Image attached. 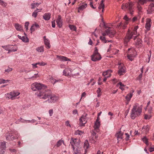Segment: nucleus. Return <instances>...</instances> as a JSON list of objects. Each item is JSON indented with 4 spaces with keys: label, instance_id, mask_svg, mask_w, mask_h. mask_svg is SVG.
Returning <instances> with one entry per match:
<instances>
[{
    "label": "nucleus",
    "instance_id": "obj_62",
    "mask_svg": "<svg viewBox=\"0 0 154 154\" xmlns=\"http://www.w3.org/2000/svg\"><path fill=\"white\" fill-rule=\"evenodd\" d=\"M90 82L91 83L92 82V83H91V85H94L95 83V82L94 81V79H91L90 80Z\"/></svg>",
    "mask_w": 154,
    "mask_h": 154
},
{
    "label": "nucleus",
    "instance_id": "obj_29",
    "mask_svg": "<svg viewBox=\"0 0 154 154\" xmlns=\"http://www.w3.org/2000/svg\"><path fill=\"white\" fill-rule=\"evenodd\" d=\"M44 43L46 46V48L48 49L50 48L51 45H50V41L47 38L44 39Z\"/></svg>",
    "mask_w": 154,
    "mask_h": 154
},
{
    "label": "nucleus",
    "instance_id": "obj_23",
    "mask_svg": "<svg viewBox=\"0 0 154 154\" xmlns=\"http://www.w3.org/2000/svg\"><path fill=\"white\" fill-rule=\"evenodd\" d=\"M154 4L153 3H151L149 6L148 10H147L149 14H151L154 11Z\"/></svg>",
    "mask_w": 154,
    "mask_h": 154
},
{
    "label": "nucleus",
    "instance_id": "obj_57",
    "mask_svg": "<svg viewBox=\"0 0 154 154\" xmlns=\"http://www.w3.org/2000/svg\"><path fill=\"white\" fill-rule=\"evenodd\" d=\"M32 66L33 68L34 69L36 68H37V65H38V63H33L32 64Z\"/></svg>",
    "mask_w": 154,
    "mask_h": 154
},
{
    "label": "nucleus",
    "instance_id": "obj_44",
    "mask_svg": "<svg viewBox=\"0 0 154 154\" xmlns=\"http://www.w3.org/2000/svg\"><path fill=\"white\" fill-rule=\"evenodd\" d=\"M5 97L6 98L8 99H11L12 100V96L11 94V93L10 92V93H7L5 95Z\"/></svg>",
    "mask_w": 154,
    "mask_h": 154
},
{
    "label": "nucleus",
    "instance_id": "obj_27",
    "mask_svg": "<svg viewBox=\"0 0 154 154\" xmlns=\"http://www.w3.org/2000/svg\"><path fill=\"white\" fill-rule=\"evenodd\" d=\"M51 14L50 13H46L43 15V19L46 20H49L51 18Z\"/></svg>",
    "mask_w": 154,
    "mask_h": 154
},
{
    "label": "nucleus",
    "instance_id": "obj_59",
    "mask_svg": "<svg viewBox=\"0 0 154 154\" xmlns=\"http://www.w3.org/2000/svg\"><path fill=\"white\" fill-rule=\"evenodd\" d=\"M149 151L150 152H152L154 151V146L151 147L149 149Z\"/></svg>",
    "mask_w": 154,
    "mask_h": 154
},
{
    "label": "nucleus",
    "instance_id": "obj_58",
    "mask_svg": "<svg viewBox=\"0 0 154 154\" xmlns=\"http://www.w3.org/2000/svg\"><path fill=\"white\" fill-rule=\"evenodd\" d=\"M65 125L66 126H68L70 127H71V125L69 123V122L68 121H67L66 122Z\"/></svg>",
    "mask_w": 154,
    "mask_h": 154
},
{
    "label": "nucleus",
    "instance_id": "obj_35",
    "mask_svg": "<svg viewBox=\"0 0 154 154\" xmlns=\"http://www.w3.org/2000/svg\"><path fill=\"white\" fill-rule=\"evenodd\" d=\"M13 46V45H6L5 46H2V47L4 48L5 50H8V53H10V52H9V50H10V48H13L12 47Z\"/></svg>",
    "mask_w": 154,
    "mask_h": 154
},
{
    "label": "nucleus",
    "instance_id": "obj_16",
    "mask_svg": "<svg viewBox=\"0 0 154 154\" xmlns=\"http://www.w3.org/2000/svg\"><path fill=\"white\" fill-rule=\"evenodd\" d=\"M151 20L149 18L147 19L145 26V28L146 29V30L147 31H149L150 30V28L151 26Z\"/></svg>",
    "mask_w": 154,
    "mask_h": 154
},
{
    "label": "nucleus",
    "instance_id": "obj_41",
    "mask_svg": "<svg viewBox=\"0 0 154 154\" xmlns=\"http://www.w3.org/2000/svg\"><path fill=\"white\" fill-rule=\"evenodd\" d=\"M88 146L89 144L88 141H85L84 146V148L85 149V152H86L87 149L88 148Z\"/></svg>",
    "mask_w": 154,
    "mask_h": 154
},
{
    "label": "nucleus",
    "instance_id": "obj_40",
    "mask_svg": "<svg viewBox=\"0 0 154 154\" xmlns=\"http://www.w3.org/2000/svg\"><path fill=\"white\" fill-rule=\"evenodd\" d=\"M40 4L37 2L32 3L31 5V8L32 9L35 8V7H38Z\"/></svg>",
    "mask_w": 154,
    "mask_h": 154
},
{
    "label": "nucleus",
    "instance_id": "obj_14",
    "mask_svg": "<svg viewBox=\"0 0 154 154\" xmlns=\"http://www.w3.org/2000/svg\"><path fill=\"white\" fill-rule=\"evenodd\" d=\"M56 22L57 25L59 28H61L62 26L63 21L60 15H58Z\"/></svg>",
    "mask_w": 154,
    "mask_h": 154
},
{
    "label": "nucleus",
    "instance_id": "obj_32",
    "mask_svg": "<svg viewBox=\"0 0 154 154\" xmlns=\"http://www.w3.org/2000/svg\"><path fill=\"white\" fill-rule=\"evenodd\" d=\"M149 130V126L148 125H147L146 126H144L142 128V130H143V131L145 132L146 134L148 133Z\"/></svg>",
    "mask_w": 154,
    "mask_h": 154
},
{
    "label": "nucleus",
    "instance_id": "obj_4",
    "mask_svg": "<svg viewBox=\"0 0 154 154\" xmlns=\"http://www.w3.org/2000/svg\"><path fill=\"white\" fill-rule=\"evenodd\" d=\"M138 28V26H136L134 27L133 31L131 32L130 30H128V32L124 39V43L125 45H127V43L132 38L134 35H136L137 34V30Z\"/></svg>",
    "mask_w": 154,
    "mask_h": 154
},
{
    "label": "nucleus",
    "instance_id": "obj_53",
    "mask_svg": "<svg viewBox=\"0 0 154 154\" xmlns=\"http://www.w3.org/2000/svg\"><path fill=\"white\" fill-rule=\"evenodd\" d=\"M137 8L139 12H142V8L140 5H138L137 6Z\"/></svg>",
    "mask_w": 154,
    "mask_h": 154
},
{
    "label": "nucleus",
    "instance_id": "obj_46",
    "mask_svg": "<svg viewBox=\"0 0 154 154\" xmlns=\"http://www.w3.org/2000/svg\"><path fill=\"white\" fill-rule=\"evenodd\" d=\"M62 143H64V142L63 140H60L57 142L56 144L57 147H59L61 145Z\"/></svg>",
    "mask_w": 154,
    "mask_h": 154
},
{
    "label": "nucleus",
    "instance_id": "obj_33",
    "mask_svg": "<svg viewBox=\"0 0 154 154\" xmlns=\"http://www.w3.org/2000/svg\"><path fill=\"white\" fill-rule=\"evenodd\" d=\"M103 2L104 0H102L101 2L99 5V6L98 7V8L99 9H102V12H103L104 11V5L103 4Z\"/></svg>",
    "mask_w": 154,
    "mask_h": 154
},
{
    "label": "nucleus",
    "instance_id": "obj_19",
    "mask_svg": "<svg viewBox=\"0 0 154 154\" xmlns=\"http://www.w3.org/2000/svg\"><path fill=\"white\" fill-rule=\"evenodd\" d=\"M87 6V4L85 3H83L81 4H80L78 8V12L79 13L81 11H82L86 8Z\"/></svg>",
    "mask_w": 154,
    "mask_h": 154
},
{
    "label": "nucleus",
    "instance_id": "obj_45",
    "mask_svg": "<svg viewBox=\"0 0 154 154\" xmlns=\"http://www.w3.org/2000/svg\"><path fill=\"white\" fill-rule=\"evenodd\" d=\"M122 133L119 132L117 135V139L118 141H120V139L122 138Z\"/></svg>",
    "mask_w": 154,
    "mask_h": 154
},
{
    "label": "nucleus",
    "instance_id": "obj_8",
    "mask_svg": "<svg viewBox=\"0 0 154 154\" xmlns=\"http://www.w3.org/2000/svg\"><path fill=\"white\" fill-rule=\"evenodd\" d=\"M119 65L118 73L120 75H123L126 72V68L124 64L120 62H119L118 64Z\"/></svg>",
    "mask_w": 154,
    "mask_h": 154
},
{
    "label": "nucleus",
    "instance_id": "obj_54",
    "mask_svg": "<svg viewBox=\"0 0 154 154\" xmlns=\"http://www.w3.org/2000/svg\"><path fill=\"white\" fill-rule=\"evenodd\" d=\"M151 117V116L149 115H148L146 114H145L144 115V119H149Z\"/></svg>",
    "mask_w": 154,
    "mask_h": 154
},
{
    "label": "nucleus",
    "instance_id": "obj_7",
    "mask_svg": "<svg viewBox=\"0 0 154 154\" xmlns=\"http://www.w3.org/2000/svg\"><path fill=\"white\" fill-rule=\"evenodd\" d=\"M95 49L94 54L91 56V60L94 61L99 60L101 58V55L98 52L97 48L96 47Z\"/></svg>",
    "mask_w": 154,
    "mask_h": 154
},
{
    "label": "nucleus",
    "instance_id": "obj_24",
    "mask_svg": "<svg viewBox=\"0 0 154 154\" xmlns=\"http://www.w3.org/2000/svg\"><path fill=\"white\" fill-rule=\"evenodd\" d=\"M112 71L111 70H108L103 73V75L105 77L109 78L110 76Z\"/></svg>",
    "mask_w": 154,
    "mask_h": 154
},
{
    "label": "nucleus",
    "instance_id": "obj_37",
    "mask_svg": "<svg viewBox=\"0 0 154 154\" xmlns=\"http://www.w3.org/2000/svg\"><path fill=\"white\" fill-rule=\"evenodd\" d=\"M37 51L39 52H43L44 51V48L43 46H41L36 48Z\"/></svg>",
    "mask_w": 154,
    "mask_h": 154
},
{
    "label": "nucleus",
    "instance_id": "obj_5",
    "mask_svg": "<svg viewBox=\"0 0 154 154\" xmlns=\"http://www.w3.org/2000/svg\"><path fill=\"white\" fill-rule=\"evenodd\" d=\"M134 5V3L130 2L128 3H123L121 6L122 9L124 11L128 10L129 12L131 14L133 13L134 10L133 7Z\"/></svg>",
    "mask_w": 154,
    "mask_h": 154
},
{
    "label": "nucleus",
    "instance_id": "obj_13",
    "mask_svg": "<svg viewBox=\"0 0 154 154\" xmlns=\"http://www.w3.org/2000/svg\"><path fill=\"white\" fill-rule=\"evenodd\" d=\"M72 70L73 69L70 68L66 69L63 71V75L66 76H70Z\"/></svg>",
    "mask_w": 154,
    "mask_h": 154
},
{
    "label": "nucleus",
    "instance_id": "obj_18",
    "mask_svg": "<svg viewBox=\"0 0 154 154\" xmlns=\"http://www.w3.org/2000/svg\"><path fill=\"white\" fill-rule=\"evenodd\" d=\"M111 46L112 45H110L109 48L108 49L107 52H110V53L112 54H117L119 51V50H116V49H111Z\"/></svg>",
    "mask_w": 154,
    "mask_h": 154
},
{
    "label": "nucleus",
    "instance_id": "obj_11",
    "mask_svg": "<svg viewBox=\"0 0 154 154\" xmlns=\"http://www.w3.org/2000/svg\"><path fill=\"white\" fill-rule=\"evenodd\" d=\"M77 140L76 139L72 138L70 140V144L73 149L79 146V143L77 142Z\"/></svg>",
    "mask_w": 154,
    "mask_h": 154
},
{
    "label": "nucleus",
    "instance_id": "obj_20",
    "mask_svg": "<svg viewBox=\"0 0 154 154\" xmlns=\"http://www.w3.org/2000/svg\"><path fill=\"white\" fill-rule=\"evenodd\" d=\"M39 28V26L38 24L36 23H35L31 26L30 28V30L31 31V33L35 31L36 29Z\"/></svg>",
    "mask_w": 154,
    "mask_h": 154
},
{
    "label": "nucleus",
    "instance_id": "obj_50",
    "mask_svg": "<svg viewBox=\"0 0 154 154\" xmlns=\"http://www.w3.org/2000/svg\"><path fill=\"white\" fill-rule=\"evenodd\" d=\"M0 4L1 5L4 7H5L6 5V3L2 0H0Z\"/></svg>",
    "mask_w": 154,
    "mask_h": 154
},
{
    "label": "nucleus",
    "instance_id": "obj_60",
    "mask_svg": "<svg viewBox=\"0 0 154 154\" xmlns=\"http://www.w3.org/2000/svg\"><path fill=\"white\" fill-rule=\"evenodd\" d=\"M53 113V110L52 109H50L49 110V113L50 116H51L52 115Z\"/></svg>",
    "mask_w": 154,
    "mask_h": 154
},
{
    "label": "nucleus",
    "instance_id": "obj_38",
    "mask_svg": "<svg viewBox=\"0 0 154 154\" xmlns=\"http://www.w3.org/2000/svg\"><path fill=\"white\" fill-rule=\"evenodd\" d=\"M31 88L33 91H36L37 90L36 82L32 84L31 86Z\"/></svg>",
    "mask_w": 154,
    "mask_h": 154
},
{
    "label": "nucleus",
    "instance_id": "obj_47",
    "mask_svg": "<svg viewBox=\"0 0 154 154\" xmlns=\"http://www.w3.org/2000/svg\"><path fill=\"white\" fill-rule=\"evenodd\" d=\"M10 81L9 80H5L2 79H0V84L2 83H6Z\"/></svg>",
    "mask_w": 154,
    "mask_h": 154
},
{
    "label": "nucleus",
    "instance_id": "obj_9",
    "mask_svg": "<svg viewBox=\"0 0 154 154\" xmlns=\"http://www.w3.org/2000/svg\"><path fill=\"white\" fill-rule=\"evenodd\" d=\"M87 115L86 114L85 115H82L81 118L79 119L80 124L81 126H85V124L86 123L87 119Z\"/></svg>",
    "mask_w": 154,
    "mask_h": 154
},
{
    "label": "nucleus",
    "instance_id": "obj_2",
    "mask_svg": "<svg viewBox=\"0 0 154 154\" xmlns=\"http://www.w3.org/2000/svg\"><path fill=\"white\" fill-rule=\"evenodd\" d=\"M142 106H140L138 103H136L133 106L131 109V118L134 119L136 117L140 115L142 112Z\"/></svg>",
    "mask_w": 154,
    "mask_h": 154
},
{
    "label": "nucleus",
    "instance_id": "obj_42",
    "mask_svg": "<svg viewBox=\"0 0 154 154\" xmlns=\"http://www.w3.org/2000/svg\"><path fill=\"white\" fill-rule=\"evenodd\" d=\"M124 19L126 21L124 24L125 25H128V21L130 20V19L128 18L126 15L124 17Z\"/></svg>",
    "mask_w": 154,
    "mask_h": 154
},
{
    "label": "nucleus",
    "instance_id": "obj_3",
    "mask_svg": "<svg viewBox=\"0 0 154 154\" xmlns=\"http://www.w3.org/2000/svg\"><path fill=\"white\" fill-rule=\"evenodd\" d=\"M115 33V31L113 28L109 27L108 29L106 30L105 32L103 33V36H100V39L103 42L105 43L107 42V41L106 39L105 36L107 35L109 37H112Z\"/></svg>",
    "mask_w": 154,
    "mask_h": 154
},
{
    "label": "nucleus",
    "instance_id": "obj_61",
    "mask_svg": "<svg viewBox=\"0 0 154 154\" xmlns=\"http://www.w3.org/2000/svg\"><path fill=\"white\" fill-rule=\"evenodd\" d=\"M146 109H148V112L149 113H151V112H152V108L151 107H146Z\"/></svg>",
    "mask_w": 154,
    "mask_h": 154
},
{
    "label": "nucleus",
    "instance_id": "obj_49",
    "mask_svg": "<svg viewBox=\"0 0 154 154\" xmlns=\"http://www.w3.org/2000/svg\"><path fill=\"white\" fill-rule=\"evenodd\" d=\"M97 92V96L99 97L101 95V90L100 88H98Z\"/></svg>",
    "mask_w": 154,
    "mask_h": 154
},
{
    "label": "nucleus",
    "instance_id": "obj_22",
    "mask_svg": "<svg viewBox=\"0 0 154 154\" xmlns=\"http://www.w3.org/2000/svg\"><path fill=\"white\" fill-rule=\"evenodd\" d=\"M25 36H21L19 35H17L18 38L21 39L23 42H29V39L26 36V34L24 33Z\"/></svg>",
    "mask_w": 154,
    "mask_h": 154
},
{
    "label": "nucleus",
    "instance_id": "obj_31",
    "mask_svg": "<svg viewBox=\"0 0 154 154\" xmlns=\"http://www.w3.org/2000/svg\"><path fill=\"white\" fill-rule=\"evenodd\" d=\"M118 87H119V88L122 91L124 90L126 86L125 85L123 84L121 82H119L117 85Z\"/></svg>",
    "mask_w": 154,
    "mask_h": 154
},
{
    "label": "nucleus",
    "instance_id": "obj_28",
    "mask_svg": "<svg viewBox=\"0 0 154 154\" xmlns=\"http://www.w3.org/2000/svg\"><path fill=\"white\" fill-rule=\"evenodd\" d=\"M11 93L12 100L14 99L15 97L17 96L20 94V93L19 92L16 91H13L11 92Z\"/></svg>",
    "mask_w": 154,
    "mask_h": 154
},
{
    "label": "nucleus",
    "instance_id": "obj_39",
    "mask_svg": "<svg viewBox=\"0 0 154 154\" xmlns=\"http://www.w3.org/2000/svg\"><path fill=\"white\" fill-rule=\"evenodd\" d=\"M100 121H96L94 125V128L97 130H97H98V129L100 127Z\"/></svg>",
    "mask_w": 154,
    "mask_h": 154
},
{
    "label": "nucleus",
    "instance_id": "obj_64",
    "mask_svg": "<svg viewBox=\"0 0 154 154\" xmlns=\"http://www.w3.org/2000/svg\"><path fill=\"white\" fill-rule=\"evenodd\" d=\"M72 113L74 115H75L78 113V111L77 109H75L72 111Z\"/></svg>",
    "mask_w": 154,
    "mask_h": 154
},
{
    "label": "nucleus",
    "instance_id": "obj_12",
    "mask_svg": "<svg viewBox=\"0 0 154 154\" xmlns=\"http://www.w3.org/2000/svg\"><path fill=\"white\" fill-rule=\"evenodd\" d=\"M6 147L4 142H0V154H3L5 152Z\"/></svg>",
    "mask_w": 154,
    "mask_h": 154
},
{
    "label": "nucleus",
    "instance_id": "obj_56",
    "mask_svg": "<svg viewBox=\"0 0 154 154\" xmlns=\"http://www.w3.org/2000/svg\"><path fill=\"white\" fill-rule=\"evenodd\" d=\"M142 74L140 73L138 76L137 77L136 79V80H141V78L142 77Z\"/></svg>",
    "mask_w": 154,
    "mask_h": 154
},
{
    "label": "nucleus",
    "instance_id": "obj_63",
    "mask_svg": "<svg viewBox=\"0 0 154 154\" xmlns=\"http://www.w3.org/2000/svg\"><path fill=\"white\" fill-rule=\"evenodd\" d=\"M38 65L39 66H44L45 64L43 62H42V63H38Z\"/></svg>",
    "mask_w": 154,
    "mask_h": 154
},
{
    "label": "nucleus",
    "instance_id": "obj_55",
    "mask_svg": "<svg viewBox=\"0 0 154 154\" xmlns=\"http://www.w3.org/2000/svg\"><path fill=\"white\" fill-rule=\"evenodd\" d=\"M12 68H8L7 69H6L5 70V73L8 72V73L9 72L11 71L12 70Z\"/></svg>",
    "mask_w": 154,
    "mask_h": 154
},
{
    "label": "nucleus",
    "instance_id": "obj_26",
    "mask_svg": "<svg viewBox=\"0 0 154 154\" xmlns=\"http://www.w3.org/2000/svg\"><path fill=\"white\" fill-rule=\"evenodd\" d=\"M133 94L131 93H130L128 94L125 97L126 100L127 101L126 104H128L129 102L131 100V99L132 97Z\"/></svg>",
    "mask_w": 154,
    "mask_h": 154
},
{
    "label": "nucleus",
    "instance_id": "obj_17",
    "mask_svg": "<svg viewBox=\"0 0 154 154\" xmlns=\"http://www.w3.org/2000/svg\"><path fill=\"white\" fill-rule=\"evenodd\" d=\"M59 99L58 97H57L54 95H53L50 97V98H49L48 101L49 103H54Z\"/></svg>",
    "mask_w": 154,
    "mask_h": 154
},
{
    "label": "nucleus",
    "instance_id": "obj_10",
    "mask_svg": "<svg viewBox=\"0 0 154 154\" xmlns=\"http://www.w3.org/2000/svg\"><path fill=\"white\" fill-rule=\"evenodd\" d=\"M134 40L135 41L134 44L137 47L139 48L142 46V41L140 38H137V36H136L134 38Z\"/></svg>",
    "mask_w": 154,
    "mask_h": 154
},
{
    "label": "nucleus",
    "instance_id": "obj_36",
    "mask_svg": "<svg viewBox=\"0 0 154 154\" xmlns=\"http://www.w3.org/2000/svg\"><path fill=\"white\" fill-rule=\"evenodd\" d=\"M142 140L145 143L146 145L148 146L149 145H151V143H149L148 139L146 138V137H144L142 139Z\"/></svg>",
    "mask_w": 154,
    "mask_h": 154
},
{
    "label": "nucleus",
    "instance_id": "obj_6",
    "mask_svg": "<svg viewBox=\"0 0 154 154\" xmlns=\"http://www.w3.org/2000/svg\"><path fill=\"white\" fill-rule=\"evenodd\" d=\"M19 134L16 131H12L8 132L6 135V139L9 141L13 140L17 138Z\"/></svg>",
    "mask_w": 154,
    "mask_h": 154
},
{
    "label": "nucleus",
    "instance_id": "obj_1",
    "mask_svg": "<svg viewBox=\"0 0 154 154\" xmlns=\"http://www.w3.org/2000/svg\"><path fill=\"white\" fill-rule=\"evenodd\" d=\"M37 90H40L43 89L42 91H39L38 94V96L39 97L40 99H45L47 98L49 96L51 95L50 93L46 91V90L44 89L46 87L44 85L40 83L36 82Z\"/></svg>",
    "mask_w": 154,
    "mask_h": 154
},
{
    "label": "nucleus",
    "instance_id": "obj_30",
    "mask_svg": "<svg viewBox=\"0 0 154 154\" xmlns=\"http://www.w3.org/2000/svg\"><path fill=\"white\" fill-rule=\"evenodd\" d=\"M14 27L17 31H23V28L22 26L17 23H15Z\"/></svg>",
    "mask_w": 154,
    "mask_h": 154
},
{
    "label": "nucleus",
    "instance_id": "obj_52",
    "mask_svg": "<svg viewBox=\"0 0 154 154\" xmlns=\"http://www.w3.org/2000/svg\"><path fill=\"white\" fill-rule=\"evenodd\" d=\"M38 12H36V11H35L32 14V16L35 18L37 15Z\"/></svg>",
    "mask_w": 154,
    "mask_h": 154
},
{
    "label": "nucleus",
    "instance_id": "obj_34",
    "mask_svg": "<svg viewBox=\"0 0 154 154\" xmlns=\"http://www.w3.org/2000/svg\"><path fill=\"white\" fill-rule=\"evenodd\" d=\"M57 57L60 60L62 61H67L68 60H70L69 59H68L67 57L63 56H57Z\"/></svg>",
    "mask_w": 154,
    "mask_h": 154
},
{
    "label": "nucleus",
    "instance_id": "obj_43",
    "mask_svg": "<svg viewBox=\"0 0 154 154\" xmlns=\"http://www.w3.org/2000/svg\"><path fill=\"white\" fill-rule=\"evenodd\" d=\"M98 136H97L96 134H95V135H93V136L92 137V140H91V142L92 143H94L96 141L97 138Z\"/></svg>",
    "mask_w": 154,
    "mask_h": 154
},
{
    "label": "nucleus",
    "instance_id": "obj_51",
    "mask_svg": "<svg viewBox=\"0 0 154 154\" xmlns=\"http://www.w3.org/2000/svg\"><path fill=\"white\" fill-rule=\"evenodd\" d=\"M84 132L81 131L77 130L75 132V134H79L80 135H82L83 134Z\"/></svg>",
    "mask_w": 154,
    "mask_h": 154
},
{
    "label": "nucleus",
    "instance_id": "obj_15",
    "mask_svg": "<svg viewBox=\"0 0 154 154\" xmlns=\"http://www.w3.org/2000/svg\"><path fill=\"white\" fill-rule=\"evenodd\" d=\"M132 51L133 50L132 49H128V54L127 55L128 58L131 61H132L133 60L134 57V54H131L130 52V51Z\"/></svg>",
    "mask_w": 154,
    "mask_h": 154
},
{
    "label": "nucleus",
    "instance_id": "obj_21",
    "mask_svg": "<svg viewBox=\"0 0 154 154\" xmlns=\"http://www.w3.org/2000/svg\"><path fill=\"white\" fill-rule=\"evenodd\" d=\"M74 154H82L83 150L78 146L73 149Z\"/></svg>",
    "mask_w": 154,
    "mask_h": 154
},
{
    "label": "nucleus",
    "instance_id": "obj_48",
    "mask_svg": "<svg viewBox=\"0 0 154 154\" xmlns=\"http://www.w3.org/2000/svg\"><path fill=\"white\" fill-rule=\"evenodd\" d=\"M70 29L72 30L75 31L76 28L75 26L73 25H70L69 26Z\"/></svg>",
    "mask_w": 154,
    "mask_h": 154
},
{
    "label": "nucleus",
    "instance_id": "obj_25",
    "mask_svg": "<svg viewBox=\"0 0 154 154\" xmlns=\"http://www.w3.org/2000/svg\"><path fill=\"white\" fill-rule=\"evenodd\" d=\"M48 80L49 81L51 82L53 84L55 83L56 82L61 81V80L60 79L56 80L50 76H49L48 77Z\"/></svg>",
    "mask_w": 154,
    "mask_h": 154
}]
</instances>
